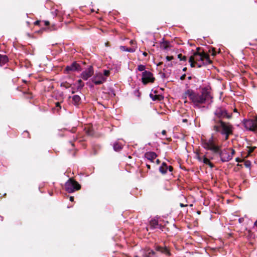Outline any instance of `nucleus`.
<instances>
[{
    "label": "nucleus",
    "mask_w": 257,
    "mask_h": 257,
    "mask_svg": "<svg viewBox=\"0 0 257 257\" xmlns=\"http://www.w3.org/2000/svg\"><path fill=\"white\" fill-rule=\"evenodd\" d=\"M239 222H241V219H239Z\"/></svg>",
    "instance_id": "nucleus-48"
},
{
    "label": "nucleus",
    "mask_w": 257,
    "mask_h": 257,
    "mask_svg": "<svg viewBox=\"0 0 257 257\" xmlns=\"http://www.w3.org/2000/svg\"><path fill=\"white\" fill-rule=\"evenodd\" d=\"M65 190L68 193H72L80 189L81 186L79 183L73 179H69L65 183Z\"/></svg>",
    "instance_id": "nucleus-5"
},
{
    "label": "nucleus",
    "mask_w": 257,
    "mask_h": 257,
    "mask_svg": "<svg viewBox=\"0 0 257 257\" xmlns=\"http://www.w3.org/2000/svg\"><path fill=\"white\" fill-rule=\"evenodd\" d=\"M105 45L106 46H107H107H109V43H108V42H106V43H105Z\"/></svg>",
    "instance_id": "nucleus-41"
},
{
    "label": "nucleus",
    "mask_w": 257,
    "mask_h": 257,
    "mask_svg": "<svg viewBox=\"0 0 257 257\" xmlns=\"http://www.w3.org/2000/svg\"><path fill=\"white\" fill-rule=\"evenodd\" d=\"M186 69H187V68H183V70L184 71H186Z\"/></svg>",
    "instance_id": "nucleus-46"
},
{
    "label": "nucleus",
    "mask_w": 257,
    "mask_h": 257,
    "mask_svg": "<svg viewBox=\"0 0 257 257\" xmlns=\"http://www.w3.org/2000/svg\"><path fill=\"white\" fill-rule=\"evenodd\" d=\"M168 66H173V64H172V63H169V64H168Z\"/></svg>",
    "instance_id": "nucleus-43"
},
{
    "label": "nucleus",
    "mask_w": 257,
    "mask_h": 257,
    "mask_svg": "<svg viewBox=\"0 0 257 257\" xmlns=\"http://www.w3.org/2000/svg\"><path fill=\"white\" fill-rule=\"evenodd\" d=\"M155 80L153 74L150 71H145L142 73V81L146 85L149 83H153Z\"/></svg>",
    "instance_id": "nucleus-8"
},
{
    "label": "nucleus",
    "mask_w": 257,
    "mask_h": 257,
    "mask_svg": "<svg viewBox=\"0 0 257 257\" xmlns=\"http://www.w3.org/2000/svg\"><path fill=\"white\" fill-rule=\"evenodd\" d=\"M155 249L158 251H160L163 253H164V254L167 255L168 256L170 255V252L169 250L166 247H162V246L157 245L155 247Z\"/></svg>",
    "instance_id": "nucleus-15"
},
{
    "label": "nucleus",
    "mask_w": 257,
    "mask_h": 257,
    "mask_svg": "<svg viewBox=\"0 0 257 257\" xmlns=\"http://www.w3.org/2000/svg\"><path fill=\"white\" fill-rule=\"evenodd\" d=\"M150 225L153 228H157L158 226V221L156 219H152L150 221Z\"/></svg>",
    "instance_id": "nucleus-21"
},
{
    "label": "nucleus",
    "mask_w": 257,
    "mask_h": 257,
    "mask_svg": "<svg viewBox=\"0 0 257 257\" xmlns=\"http://www.w3.org/2000/svg\"><path fill=\"white\" fill-rule=\"evenodd\" d=\"M178 58L180 59L181 61H186L187 59V58L185 56H183L181 54H179L178 55Z\"/></svg>",
    "instance_id": "nucleus-24"
},
{
    "label": "nucleus",
    "mask_w": 257,
    "mask_h": 257,
    "mask_svg": "<svg viewBox=\"0 0 257 257\" xmlns=\"http://www.w3.org/2000/svg\"><path fill=\"white\" fill-rule=\"evenodd\" d=\"M144 257H156L155 252L151 249H148L144 254Z\"/></svg>",
    "instance_id": "nucleus-17"
},
{
    "label": "nucleus",
    "mask_w": 257,
    "mask_h": 257,
    "mask_svg": "<svg viewBox=\"0 0 257 257\" xmlns=\"http://www.w3.org/2000/svg\"><path fill=\"white\" fill-rule=\"evenodd\" d=\"M187 100H186L184 101V102H185V103H186V102H187Z\"/></svg>",
    "instance_id": "nucleus-50"
},
{
    "label": "nucleus",
    "mask_w": 257,
    "mask_h": 257,
    "mask_svg": "<svg viewBox=\"0 0 257 257\" xmlns=\"http://www.w3.org/2000/svg\"><path fill=\"white\" fill-rule=\"evenodd\" d=\"M120 49L121 50H122L123 51H127L129 52H134L137 49V47L133 46L132 48H126L125 46H121L120 47Z\"/></svg>",
    "instance_id": "nucleus-16"
},
{
    "label": "nucleus",
    "mask_w": 257,
    "mask_h": 257,
    "mask_svg": "<svg viewBox=\"0 0 257 257\" xmlns=\"http://www.w3.org/2000/svg\"><path fill=\"white\" fill-rule=\"evenodd\" d=\"M185 77H186V75L185 74H184L183 75H182L180 77V79L182 80H183L185 79Z\"/></svg>",
    "instance_id": "nucleus-28"
},
{
    "label": "nucleus",
    "mask_w": 257,
    "mask_h": 257,
    "mask_svg": "<svg viewBox=\"0 0 257 257\" xmlns=\"http://www.w3.org/2000/svg\"><path fill=\"white\" fill-rule=\"evenodd\" d=\"M134 257H138V255H136Z\"/></svg>",
    "instance_id": "nucleus-51"
},
{
    "label": "nucleus",
    "mask_w": 257,
    "mask_h": 257,
    "mask_svg": "<svg viewBox=\"0 0 257 257\" xmlns=\"http://www.w3.org/2000/svg\"><path fill=\"white\" fill-rule=\"evenodd\" d=\"M212 130L221 135L223 140L226 141L228 139L230 135H232L233 126L230 122L214 119Z\"/></svg>",
    "instance_id": "nucleus-3"
},
{
    "label": "nucleus",
    "mask_w": 257,
    "mask_h": 257,
    "mask_svg": "<svg viewBox=\"0 0 257 257\" xmlns=\"http://www.w3.org/2000/svg\"><path fill=\"white\" fill-rule=\"evenodd\" d=\"M211 53V55L213 56H215L216 55V52L214 48H212L211 52L210 51Z\"/></svg>",
    "instance_id": "nucleus-26"
},
{
    "label": "nucleus",
    "mask_w": 257,
    "mask_h": 257,
    "mask_svg": "<svg viewBox=\"0 0 257 257\" xmlns=\"http://www.w3.org/2000/svg\"><path fill=\"white\" fill-rule=\"evenodd\" d=\"M114 150L116 151H118L122 149V146L118 143H115L113 145Z\"/></svg>",
    "instance_id": "nucleus-22"
},
{
    "label": "nucleus",
    "mask_w": 257,
    "mask_h": 257,
    "mask_svg": "<svg viewBox=\"0 0 257 257\" xmlns=\"http://www.w3.org/2000/svg\"><path fill=\"white\" fill-rule=\"evenodd\" d=\"M253 150H254L253 148H250L249 150V153H251V152H252L253 151Z\"/></svg>",
    "instance_id": "nucleus-32"
},
{
    "label": "nucleus",
    "mask_w": 257,
    "mask_h": 257,
    "mask_svg": "<svg viewBox=\"0 0 257 257\" xmlns=\"http://www.w3.org/2000/svg\"><path fill=\"white\" fill-rule=\"evenodd\" d=\"M93 73H94V71H93V67L90 66L89 67V68L85 70V71H83L82 73H81V78L85 80H87L89 77H90L91 76H92V75L93 74Z\"/></svg>",
    "instance_id": "nucleus-10"
},
{
    "label": "nucleus",
    "mask_w": 257,
    "mask_h": 257,
    "mask_svg": "<svg viewBox=\"0 0 257 257\" xmlns=\"http://www.w3.org/2000/svg\"><path fill=\"white\" fill-rule=\"evenodd\" d=\"M214 114L218 119L221 120L223 118L230 119L232 117V113L222 107H217L214 111Z\"/></svg>",
    "instance_id": "nucleus-6"
},
{
    "label": "nucleus",
    "mask_w": 257,
    "mask_h": 257,
    "mask_svg": "<svg viewBox=\"0 0 257 257\" xmlns=\"http://www.w3.org/2000/svg\"><path fill=\"white\" fill-rule=\"evenodd\" d=\"M110 74L109 70H104L103 73L96 74L92 78V81L96 85L101 84L106 80V77Z\"/></svg>",
    "instance_id": "nucleus-7"
},
{
    "label": "nucleus",
    "mask_w": 257,
    "mask_h": 257,
    "mask_svg": "<svg viewBox=\"0 0 257 257\" xmlns=\"http://www.w3.org/2000/svg\"><path fill=\"white\" fill-rule=\"evenodd\" d=\"M135 42L134 41H133V40H131V41H130V44H131V45H134V44H135Z\"/></svg>",
    "instance_id": "nucleus-34"
},
{
    "label": "nucleus",
    "mask_w": 257,
    "mask_h": 257,
    "mask_svg": "<svg viewBox=\"0 0 257 257\" xmlns=\"http://www.w3.org/2000/svg\"><path fill=\"white\" fill-rule=\"evenodd\" d=\"M147 168H148L149 169H150L151 168V166H150V165L147 164Z\"/></svg>",
    "instance_id": "nucleus-40"
},
{
    "label": "nucleus",
    "mask_w": 257,
    "mask_h": 257,
    "mask_svg": "<svg viewBox=\"0 0 257 257\" xmlns=\"http://www.w3.org/2000/svg\"><path fill=\"white\" fill-rule=\"evenodd\" d=\"M188 79H189V80H190V79H191V76H189V77H188Z\"/></svg>",
    "instance_id": "nucleus-47"
},
{
    "label": "nucleus",
    "mask_w": 257,
    "mask_h": 257,
    "mask_svg": "<svg viewBox=\"0 0 257 257\" xmlns=\"http://www.w3.org/2000/svg\"><path fill=\"white\" fill-rule=\"evenodd\" d=\"M81 70V66L76 62H73L71 65L68 66L65 68V71L68 73L70 71H79Z\"/></svg>",
    "instance_id": "nucleus-11"
},
{
    "label": "nucleus",
    "mask_w": 257,
    "mask_h": 257,
    "mask_svg": "<svg viewBox=\"0 0 257 257\" xmlns=\"http://www.w3.org/2000/svg\"><path fill=\"white\" fill-rule=\"evenodd\" d=\"M44 23L45 26H48V25H49V22L48 21H45Z\"/></svg>",
    "instance_id": "nucleus-33"
},
{
    "label": "nucleus",
    "mask_w": 257,
    "mask_h": 257,
    "mask_svg": "<svg viewBox=\"0 0 257 257\" xmlns=\"http://www.w3.org/2000/svg\"><path fill=\"white\" fill-rule=\"evenodd\" d=\"M180 206L181 207H184V206H185V205L181 203L180 204Z\"/></svg>",
    "instance_id": "nucleus-44"
},
{
    "label": "nucleus",
    "mask_w": 257,
    "mask_h": 257,
    "mask_svg": "<svg viewBox=\"0 0 257 257\" xmlns=\"http://www.w3.org/2000/svg\"><path fill=\"white\" fill-rule=\"evenodd\" d=\"M72 98L74 105H78L81 99L80 97L78 95L73 96Z\"/></svg>",
    "instance_id": "nucleus-19"
},
{
    "label": "nucleus",
    "mask_w": 257,
    "mask_h": 257,
    "mask_svg": "<svg viewBox=\"0 0 257 257\" xmlns=\"http://www.w3.org/2000/svg\"><path fill=\"white\" fill-rule=\"evenodd\" d=\"M173 56H167L166 57V60L168 61H170L172 60L173 59Z\"/></svg>",
    "instance_id": "nucleus-27"
},
{
    "label": "nucleus",
    "mask_w": 257,
    "mask_h": 257,
    "mask_svg": "<svg viewBox=\"0 0 257 257\" xmlns=\"http://www.w3.org/2000/svg\"><path fill=\"white\" fill-rule=\"evenodd\" d=\"M184 96L185 99L188 98L194 106L198 108H200L202 104L209 102L212 99L210 93L205 89H203L201 93L188 89L185 92Z\"/></svg>",
    "instance_id": "nucleus-2"
},
{
    "label": "nucleus",
    "mask_w": 257,
    "mask_h": 257,
    "mask_svg": "<svg viewBox=\"0 0 257 257\" xmlns=\"http://www.w3.org/2000/svg\"><path fill=\"white\" fill-rule=\"evenodd\" d=\"M143 54L145 56H146L147 55V53L146 52H144Z\"/></svg>",
    "instance_id": "nucleus-42"
},
{
    "label": "nucleus",
    "mask_w": 257,
    "mask_h": 257,
    "mask_svg": "<svg viewBox=\"0 0 257 257\" xmlns=\"http://www.w3.org/2000/svg\"><path fill=\"white\" fill-rule=\"evenodd\" d=\"M146 69V66L144 65H139L138 66L137 70L139 71H145Z\"/></svg>",
    "instance_id": "nucleus-23"
},
{
    "label": "nucleus",
    "mask_w": 257,
    "mask_h": 257,
    "mask_svg": "<svg viewBox=\"0 0 257 257\" xmlns=\"http://www.w3.org/2000/svg\"><path fill=\"white\" fill-rule=\"evenodd\" d=\"M189 62L192 67L196 65L198 67L203 65H208L212 63L208 54L204 52H195L193 56L189 58Z\"/></svg>",
    "instance_id": "nucleus-4"
},
{
    "label": "nucleus",
    "mask_w": 257,
    "mask_h": 257,
    "mask_svg": "<svg viewBox=\"0 0 257 257\" xmlns=\"http://www.w3.org/2000/svg\"><path fill=\"white\" fill-rule=\"evenodd\" d=\"M162 134L163 135H165L166 134V131H165V130H163L162 132Z\"/></svg>",
    "instance_id": "nucleus-35"
},
{
    "label": "nucleus",
    "mask_w": 257,
    "mask_h": 257,
    "mask_svg": "<svg viewBox=\"0 0 257 257\" xmlns=\"http://www.w3.org/2000/svg\"><path fill=\"white\" fill-rule=\"evenodd\" d=\"M235 160L237 162H241V160L240 159H239V158H236Z\"/></svg>",
    "instance_id": "nucleus-31"
},
{
    "label": "nucleus",
    "mask_w": 257,
    "mask_h": 257,
    "mask_svg": "<svg viewBox=\"0 0 257 257\" xmlns=\"http://www.w3.org/2000/svg\"><path fill=\"white\" fill-rule=\"evenodd\" d=\"M8 61V58L6 55H0V66L4 65Z\"/></svg>",
    "instance_id": "nucleus-18"
},
{
    "label": "nucleus",
    "mask_w": 257,
    "mask_h": 257,
    "mask_svg": "<svg viewBox=\"0 0 257 257\" xmlns=\"http://www.w3.org/2000/svg\"><path fill=\"white\" fill-rule=\"evenodd\" d=\"M78 82L79 84H81V83H82V81L81 79H80L78 81Z\"/></svg>",
    "instance_id": "nucleus-39"
},
{
    "label": "nucleus",
    "mask_w": 257,
    "mask_h": 257,
    "mask_svg": "<svg viewBox=\"0 0 257 257\" xmlns=\"http://www.w3.org/2000/svg\"><path fill=\"white\" fill-rule=\"evenodd\" d=\"M233 111H234V112H237V109L235 108L234 109Z\"/></svg>",
    "instance_id": "nucleus-45"
},
{
    "label": "nucleus",
    "mask_w": 257,
    "mask_h": 257,
    "mask_svg": "<svg viewBox=\"0 0 257 257\" xmlns=\"http://www.w3.org/2000/svg\"><path fill=\"white\" fill-rule=\"evenodd\" d=\"M40 22H40V21H36V22L34 23V24H35V25H39L40 24Z\"/></svg>",
    "instance_id": "nucleus-29"
},
{
    "label": "nucleus",
    "mask_w": 257,
    "mask_h": 257,
    "mask_svg": "<svg viewBox=\"0 0 257 257\" xmlns=\"http://www.w3.org/2000/svg\"><path fill=\"white\" fill-rule=\"evenodd\" d=\"M61 109V106L60 103L57 102L56 103V108H55V110L58 111L59 109Z\"/></svg>",
    "instance_id": "nucleus-25"
},
{
    "label": "nucleus",
    "mask_w": 257,
    "mask_h": 257,
    "mask_svg": "<svg viewBox=\"0 0 257 257\" xmlns=\"http://www.w3.org/2000/svg\"><path fill=\"white\" fill-rule=\"evenodd\" d=\"M245 165L246 166V167H248L249 166V163L247 162H246L245 163Z\"/></svg>",
    "instance_id": "nucleus-36"
},
{
    "label": "nucleus",
    "mask_w": 257,
    "mask_h": 257,
    "mask_svg": "<svg viewBox=\"0 0 257 257\" xmlns=\"http://www.w3.org/2000/svg\"><path fill=\"white\" fill-rule=\"evenodd\" d=\"M156 162L157 164H159L160 163V161L159 159H157L156 161Z\"/></svg>",
    "instance_id": "nucleus-37"
},
{
    "label": "nucleus",
    "mask_w": 257,
    "mask_h": 257,
    "mask_svg": "<svg viewBox=\"0 0 257 257\" xmlns=\"http://www.w3.org/2000/svg\"><path fill=\"white\" fill-rule=\"evenodd\" d=\"M163 47H164V49H167V43H165V44H164L163 45H162Z\"/></svg>",
    "instance_id": "nucleus-30"
},
{
    "label": "nucleus",
    "mask_w": 257,
    "mask_h": 257,
    "mask_svg": "<svg viewBox=\"0 0 257 257\" xmlns=\"http://www.w3.org/2000/svg\"><path fill=\"white\" fill-rule=\"evenodd\" d=\"M162 63V62H160V63L158 64V65H161Z\"/></svg>",
    "instance_id": "nucleus-49"
},
{
    "label": "nucleus",
    "mask_w": 257,
    "mask_h": 257,
    "mask_svg": "<svg viewBox=\"0 0 257 257\" xmlns=\"http://www.w3.org/2000/svg\"><path fill=\"white\" fill-rule=\"evenodd\" d=\"M73 200H74V197H72V196H71V197H70V200L71 201H73Z\"/></svg>",
    "instance_id": "nucleus-38"
},
{
    "label": "nucleus",
    "mask_w": 257,
    "mask_h": 257,
    "mask_svg": "<svg viewBox=\"0 0 257 257\" xmlns=\"http://www.w3.org/2000/svg\"><path fill=\"white\" fill-rule=\"evenodd\" d=\"M145 157L148 160L150 161V162H153L154 160L157 157V155L155 152H148L145 153Z\"/></svg>",
    "instance_id": "nucleus-14"
},
{
    "label": "nucleus",
    "mask_w": 257,
    "mask_h": 257,
    "mask_svg": "<svg viewBox=\"0 0 257 257\" xmlns=\"http://www.w3.org/2000/svg\"><path fill=\"white\" fill-rule=\"evenodd\" d=\"M201 145L206 150H210L215 154H218L221 160L223 162H228L232 159L235 151L232 149L221 150V147L219 146L215 139L211 137L209 139H202Z\"/></svg>",
    "instance_id": "nucleus-1"
},
{
    "label": "nucleus",
    "mask_w": 257,
    "mask_h": 257,
    "mask_svg": "<svg viewBox=\"0 0 257 257\" xmlns=\"http://www.w3.org/2000/svg\"><path fill=\"white\" fill-rule=\"evenodd\" d=\"M243 123L246 130L252 131H257L256 120L244 119L243 121Z\"/></svg>",
    "instance_id": "nucleus-9"
},
{
    "label": "nucleus",
    "mask_w": 257,
    "mask_h": 257,
    "mask_svg": "<svg viewBox=\"0 0 257 257\" xmlns=\"http://www.w3.org/2000/svg\"><path fill=\"white\" fill-rule=\"evenodd\" d=\"M150 96L153 100H161L163 98V97L160 95H153L151 94Z\"/></svg>",
    "instance_id": "nucleus-20"
},
{
    "label": "nucleus",
    "mask_w": 257,
    "mask_h": 257,
    "mask_svg": "<svg viewBox=\"0 0 257 257\" xmlns=\"http://www.w3.org/2000/svg\"><path fill=\"white\" fill-rule=\"evenodd\" d=\"M197 158L199 161L202 162L204 164L208 165L210 168H213L214 167L213 164L207 158L205 157V156H201L198 155Z\"/></svg>",
    "instance_id": "nucleus-12"
},
{
    "label": "nucleus",
    "mask_w": 257,
    "mask_h": 257,
    "mask_svg": "<svg viewBox=\"0 0 257 257\" xmlns=\"http://www.w3.org/2000/svg\"><path fill=\"white\" fill-rule=\"evenodd\" d=\"M168 170H169L170 172H172L173 167L171 166H168L166 163L164 162L162 163L159 168L160 172L163 174H166Z\"/></svg>",
    "instance_id": "nucleus-13"
}]
</instances>
